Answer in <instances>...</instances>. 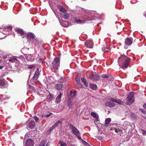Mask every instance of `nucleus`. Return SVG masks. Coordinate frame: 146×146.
Instances as JSON below:
<instances>
[{"label": "nucleus", "instance_id": "obj_1", "mask_svg": "<svg viewBox=\"0 0 146 146\" xmlns=\"http://www.w3.org/2000/svg\"><path fill=\"white\" fill-rule=\"evenodd\" d=\"M118 62L119 64L120 62H122V68H126L130 63V58L125 55H122L118 58Z\"/></svg>", "mask_w": 146, "mask_h": 146}, {"label": "nucleus", "instance_id": "obj_2", "mask_svg": "<svg viewBox=\"0 0 146 146\" xmlns=\"http://www.w3.org/2000/svg\"><path fill=\"white\" fill-rule=\"evenodd\" d=\"M134 92H131L129 94L126 99V100L127 101L126 103V104L130 105L134 102Z\"/></svg>", "mask_w": 146, "mask_h": 146}, {"label": "nucleus", "instance_id": "obj_3", "mask_svg": "<svg viewBox=\"0 0 146 146\" xmlns=\"http://www.w3.org/2000/svg\"><path fill=\"white\" fill-rule=\"evenodd\" d=\"M60 60L59 57H56L54 58L52 63V67L54 69L57 70L60 67Z\"/></svg>", "mask_w": 146, "mask_h": 146}, {"label": "nucleus", "instance_id": "obj_4", "mask_svg": "<svg viewBox=\"0 0 146 146\" xmlns=\"http://www.w3.org/2000/svg\"><path fill=\"white\" fill-rule=\"evenodd\" d=\"M69 126L70 129L72 130V133L74 135H78V134L80 133L78 129L72 124H70Z\"/></svg>", "mask_w": 146, "mask_h": 146}, {"label": "nucleus", "instance_id": "obj_5", "mask_svg": "<svg viewBox=\"0 0 146 146\" xmlns=\"http://www.w3.org/2000/svg\"><path fill=\"white\" fill-rule=\"evenodd\" d=\"M85 46L89 48H92L93 46V42L90 40H87L85 42Z\"/></svg>", "mask_w": 146, "mask_h": 146}, {"label": "nucleus", "instance_id": "obj_6", "mask_svg": "<svg viewBox=\"0 0 146 146\" xmlns=\"http://www.w3.org/2000/svg\"><path fill=\"white\" fill-rule=\"evenodd\" d=\"M34 144L33 141L32 139H29L27 140L25 146H33Z\"/></svg>", "mask_w": 146, "mask_h": 146}, {"label": "nucleus", "instance_id": "obj_7", "mask_svg": "<svg viewBox=\"0 0 146 146\" xmlns=\"http://www.w3.org/2000/svg\"><path fill=\"white\" fill-rule=\"evenodd\" d=\"M93 76L90 78L91 80H97L100 78V75L96 72L93 73Z\"/></svg>", "mask_w": 146, "mask_h": 146}, {"label": "nucleus", "instance_id": "obj_8", "mask_svg": "<svg viewBox=\"0 0 146 146\" xmlns=\"http://www.w3.org/2000/svg\"><path fill=\"white\" fill-rule=\"evenodd\" d=\"M27 36L28 40L34 39L35 37V36L31 33H28L27 35Z\"/></svg>", "mask_w": 146, "mask_h": 146}, {"label": "nucleus", "instance_id": "obj_9", "mask_svg": "<svg viewBox=\"0 0 146 146\" xmlns=\"http://www.w3.org/2000/svg\"><path fill=\"white\" fill-rule=\"evenodd\" d=\"M105 105L106 106L113 108L115 106V104L111 102L108 101L106 102Z\"/></svg>", "mask_w": 146, "mask_h": 146}, {"label": "nucleus", "instance_id": "obj_10", "mask_svg": "<svg viewBox=\"0 0 146 146\" xmlns=\"http://www.w3.org/2000/svg\"><path fill=\"white\" fill-rule=\"evenodd\" d=\"M28 125L30 128L33 129L35 126V123L34 120L31 121L29 122Z\"/></svg>", "mask_w": 146, "mask_h": 146}, {"label": "nucleus", "instance_id": "obj_11", "mask_svg": "<svg viewBox=\"0 0 146 146\" xmlns=\"http://www.w3.org/2000/svg\"><path fill=\"white\" fill-rule=\"evenodd\" d=\"M39 74V70L38 68H37L35 74L33 79L34 80H36L38 77V75Z\"/></svg>", "mask_w": 146, "mask_h": 146}, {"label": "nucleus", "instance_id": "obj_12", "mask_svg": "<svg viewBox=\"0 0 146 146\" xmlns=\"http://www.w3.org/2000/svg\"><path fill=\"white\" fill-rule=\"evenodd\" d=\"M57 6L60 12H62L64 13H66L67 12V10L62 6L58 5Z\"/></svg>", "mask_w": 146, "mask_h": 146}, {"label": "nucleus", "instance_id": "obj_13", "mask_svg": "<svg viewBox=\"0 0 146 146\" xmlns=\"http://www.w3.org/2000/svg\"><path fill=\"white\" fill-rule=\"evenodd\" d=\"M132 39L129 38H127L125 39V44L127 45H129L132 43Z\"/></svg>", "mask_w": 146, "mask_h": 146}, {"label": "nucleus", "instance_id": "obj_14", "mask_svg": "<svg viewBox=\"0 0 146 146\" xmlns=\"http://www.w3.org/2000/svg\"><path fill=\"white\" fill-rule=\"evenodd\" d=\"M62 94L61 92H60L59 94L57 96L56 99L55 101L57 104L59 103L61 101V99Z\"/></svg>", "mask_w": 146, "mask_h": 146}, {"label": "nucleus", "instance_id": "obj_15", "mask_svg": "<svg viewBox=\"0 0 146 146\" xmlns=\"http://www.w3.org/2000/svg\"><path fill=\"white\" fill-rule=\"evenodd\" d=\"M111 119L110 118L106 119L105 121V126L106 127H108L109 125V123L111 122Z\"/></svg>", "mask_w": 146, "mask_h": 146}, {"label": "nucleus", "instance_id": "obj_16", "mask_svg": "<svg viewBox=\"0 0 146 146\" xmlns=\"http://www.w3.org/2000/svg\"><path fill=\"white\" fill-rule=\"evenodd\" d=\"M80 78H76L75 79V81L78 86L80 88H82V85L80 83Z\"/></svg>", "mask_w": 146, "mask_h": 146}, {"label": "nucleus", "instance_id": "obj_17", "mask_svg": "<svg viewBox=\"0 0 146 146\" xmlns=\"http://www.w3.org/2000/svg\"><path fill=\"white\" fill-rule=\"evenodd\" d=\"M62 87L63 85L61 84H57L55 86L56 89L59 90H61Z\"/></svg>", "mask_w": 146, "mask_h": 146}, {"label": "nucleus", "instance_id": "obj_18", "mask_svg": "<svg viewBox=\"0 0 146 146\" xmlns=\"http://www.w3.org/2000/svg\"><path fill=\"white\" fill-rule=\"evenodd\" d=\"M16 31L18 34H20L21 35H23L24 34L23 31L19 28L16 29Z\"/></svg>", "mask_w": 146, "mask_h": 146}, {"label": "nucleus", "instance_id": "obj_19", "mask_svg": "<svg viewBox=\"0 0 146 146\" xmlns=\"http://www.w3.org/2000/svg\"><path fill=\"white\" fill-rule=\"evenodd\" d=\"M47 142L46 139H44L42 140L39 144V146H44Z\"/></svg>", "mask_w": 146, "mask_h": 146}, {"label": "nucleus", "instance_id": "obj_20", "mask_svg": "<svg viewBox=\"0 0 146 146\" xmlns=\"http://www.w3.org/2000/svg\"><path fill=\"white\" fill-rule=\"evenodd\" d=\"M90 88L92 90H95L97 89V86L95 84H90Z\"/></svg>", "mask_w": 146, "mask_h": 146}, {"label": "nucleus", "instance_id": "obj_21", "mask_svg": "<svg viewBox=\"0 0 146 146\" xmlns=\"http://www.w3.org/2000/svg\"><path fill=\"white\" fill-rule=\"evenodd\" d=\"M75 21L77 23H84L86 21H87V20L85 19H84V20H81L79 19H76Z\"/></svg>", "mask_w": 146, "mask_h": 146}, {"label": "nucleus", "instance_id": "obj_22", "mask_svg": "<svg viewBox=\"0 0 146 146\" xmlns=\"http://www.w3.org/2000/svg\"><path fill=\"white\" fill-rule=\"evenodd\" d=\"M74 105V103L71 100H69L68 102V106L69 108H71Z\"/></svg>", "mask_w": 146, "mask_h": 146}, {"label": "nucleus", "instance_id": "obj_23", "mask_svg": "<svg viewBox=\"0 0 146 146\" xmlns=\"http://www.w3.org/2000/svg\"><path fill=\"white\" fill-rule=\"evenodd\" d=\"M81 81H82V82L84 83L85 86L86 87H87L88 84L87 82L86 81V80L85 79V78H82L81 79Z\"/></svg>", "mask_w": 146, "mask_h": 146}, {"label": "nucleus", "instance_id": "obj_24", "mask_svg": "<svg viewBox=\"0 0 146 146\" xmlns=\"http://www.w3.org/2000/svg\"><path fill=\"white\" fill-rule=\"evenodd\" d=\"M58 143L60 144V146H67V144L62 141H60Z\"/></svg>", "mask_w": 146, "mask_h": 146}, {"label": "nucleus", "instance_id": "obj_25", "mask_svg": "<svg viewBox=\"0 0 146 146\" xmlns=\"http://www.w3.org/2000/svg\"><path fill=\"white\" fill-rule=\"evenodd\" d=\"M5 81L4 80H0V86H4L5 85Z\"/></svg>", "mask_w": 146, "mask_h": 146}, {"label": "nucleus", "instance_id": "obj_26", "mask_svg": "<svg viewBox=\"0 0 146 146\" xmlns=\"http://www.w3.org/2000/svg\"><path fill=\"white\" fill-rule=\"evenodd\" d=\"M110 50V48L109 47H108V48H105L104 47L102 48V50L103 51L106 52H108L109 50Z\"/></svg>", "mask_w": 146, "mask_h": 146}, {"label": "nucleus", "instance_id": "obj_27", "mask_svg": "<svg viewBox=\"0 0 146 146\" xmlns=\"http://www.w3.org/2000/svg\"><path fill=\"white\" fill-rule=\"evenodd\" d=\"M63 17L65 19H68L69 18V16L68 14L66 13H64Z\"/></svg>", "mask_w": 146, "mask_h": 146}, {"label": "nucleus", "instance_id": "obj_28", "mask_svg": "<svg viewBox=\"0 0 146 146\" xmlns=\"http://www.w3.org/2000/svg\"><path fill=\"white\" fill-rule=\"evenodd\" d=\"M117 131H118V132L119 133V134H121L122 133V130L121 129V128L120 127V128L118 127L117 128Z\"/></svg>", "mask_w": 146, "mask_h": 146}, {"label": "nucleus", "instance_id": "obj_29", "mask_svg": "<svg viewBox=\"0 0 146 146\" xmlns=\"http://www.w3.org/2000/svg\"><path fill=\"white\" fill-rule=\"evenodd\" d=\"M62 119H60L59 120H58L54 124V125L57 127L58 124L59 123H60L62 121Z\"/></svg>", "mask_w": 146, "mask_h": 146}, {"label": "nucleus", "instance_id": "obj_30", "mask_svg": "<svg viewBox=\"0 0 146 146\" xmlns=\"http://www.w3.org/2000/svg\"><path fill=\"white\" fill-rule=\"evenodd\" d=\"M17 60V58H13L9 60V62H15L16 60Z\"/></svg>", "mask_w": 146, "mask_h": 146}, {"label": "nucleus", "instance_id": "obj_31", "mask_svg": "<svg viewBox=\"0 0 146 146\" xmlns=\"http://www.w3.org/2000/svg\"><path fill=\"white\" fill-rule=\"evenodd\" d=\"M70 93L71 96L73 97L75 96L76 94V92L75 91L72 92V91H71L70 92Z\"/></svg>", "mask_w": 146, "mask_h": 146}, {"label": "nucleus", "instance_id": "obj_32", "mask_svg": "<svg viewBox=\"0 0 146 146\" xmlns=\"http://www.w3.org/2000/svg\"><path fill=\"white\" fill-rule=\"evenodd\" d=\"M52 114V113H51L49 114H44L42 115V117H49L50 115Z\"/></svg>", "mask_w": 146, "mask_h": 146}, {"label": "nucleus", "instance_id": "obj_33", "mask_svg": "<svg viewBox=\"0 0 146 146\" xmlns=\"http://www.w3.org/2000/svg\"><path fill=\"white\" fill-rule=\"evenodd\" d=\"M91 115L94 118L98 115L95 113L93 112H92L91 113Z\"/></svg>", "mask_w": 146, "mask_h": 146}, {"label": "nucleus", "instance_id": "obj_34", "mask_svg": "<svg viewBox=\"0 0 146 146\" xmlns=\"http://www.w3.org/2000/svg\"><path fill=\"white\" fill-rule=\"evenodd\" d=\"M44 62V60L42 59H40L37 61V62L39 63H43Z\"/></svg>", "mask_w": 146, "mask_h": 146}, {"label": "nucleus", "instance_id": "obj_35", "mask_svg": "<svg viewBox=\"0 0 146 146\" xmlns=\"http://www.w3.org/2000/svg\"><path fill=\"white\" fill-rule=\"evenodd\" d=\"M109 76L108 75H107V74H103L102 76H101V77L102 78H108L109 77Z\"/></svg>", "mask_w": 146, "mask_h": 146}, {"label": "nucleus", "instance_id": "obj_36", "mask_svg": "<svg viewBox=\"0 0 146 146\" xmlns=\"http://www.w3.org/2000/svg\"><path fill=\"white\" fill-rule=\"evenodd\" d=\"M116 102H116L120 104H123V102L120 100H116Z\"/></svg>", "mask_w": 146, "mask_h": 146}, {"label": "nucleus", "instance_id": "obj_37", "mask_svg": "<svg viewBox=\"0 0 146 146\" xmlns=\"http://www.w3.org/2000/svg\"><path fill=\"white\" fill-rule=\"evenodd\" d=\"M56 127V126L54 124L50 129L49 131H52Z\"/></svg>", "mask_w": 146, "mask_h": 146}, {"label": "nucleus", "instance_id": "obj_38", "mask_svg": "<svg viewBox=\"0 0 146 146\" xmlns=\"http://www.w3.org/2000/svg\"><path fill=\"white\" fill-rule=\"evenodd\" d=\"M109 100H110L111 101H112V102H116V100L113 98H109Z\"/></svg>", "mask_w": 146, "mask_h": 146}, {"label": "nucleus", "instance_id": "obj_39", "mask_svg": "<svg viewBox=\"0 0 146 146\" xmlns=\"http://www.w3.org/2000/svg\"><path fill=\"white\" fill-rule=\"evenodd\" d=\"M141 131H142V134H143V135H146V131L144 130L143 129H141Z\"/></svg>", "mask_w": 146, "mask_h": 146}, {"label": "nucleus", "instance_id": "obj_40", "mask_svg": "<svg viewBox=\"0 0 146 146\" xmlns=\"http://www.w3.org/2000/svg\"><path fill=\"white\" fill-rule=\"evenodd\" d=\"M29 87L30 89H32L33 90H35V88L31 85H29Z\"/></svg>", "mask_w": 146, "mask_h": 146}, {"label": "nucleus", "instance_id": "obj_41", "mask_svg": "<svg viewBox=\"0 0 146 146\" xmlns=\"http://www.w3.org/2000/svg\"><path fill=\"white\" fill-rule=\"evenodd\" d=\"M34 119L36 122H38L39 120V118L36 116H35L34 117Z\"/></svg>", "mask_w": 146, "mask_h": 146}, {"label": "nucleus", "instance_id": "obj_42", "mask_svg": "<svg viewBox=\"0 0 146 146\" xmlns=\"http://www.w3.org/2000/svg\"><path fill=\"white\" fill-rule=\"evenodd\" d=\"M33 67H35L33 65H29L28 66V68L29 69H32Z\"/></svg>", "mask_w": 146, "mask_h": 146}, {"label": "nucleus", "instance_id": "obj_43", "mask_svg": "<svg viewBox=\"0 0 146 146\" xmlns=\"http://www.w3.org/2000/svg\"><path fill=\"white\" fill-rule=\"evenodd\" d=\"M140 111L143 114H145V112L143 109H140Z\"/></svg>", "mask_w": 146, "mask_h": 146}, {"label": "nucleus", "instance_id": "obj_44", "mask_svg": "<svg viewBox=\"0 0 146 146\" xmlns=\"http://www.w3.org/2000/svg\"><path fill=\"white\" fill-rule=\"evenodd\" d=\"M76 136L77 137V138H78V139H81V137H80V133L79 134H78V135H76Z\"/></svg>", "mask_w": 146, "mask_h": 146}, {"label": "nucleus", "instance_id": "obj_45", "mask_svg": "<svg viewBox=\"0 0 146 146\" xmlns=\"http://www.w3.org/2000/svg\"><path fill=\"white\" fill-rule=\"evenodd\" d=\"M96 138L99 140H102L103 139L102 137L101 136H98L96 137Z\"/></svg>", "mask_w": 146, "mask_h": 146}, {"label": "nucleus", "instance_id": "obj_46", "mask_svg": "<svg viewBox=\"0 0 146 146\" xmlns=\"http://www.w3.org/2000/svg\"><path fill=\"white\" fill-rule=\"evenodd\" d=\"M96 120V122H97L98 121L99 116L98 115L95 118Z\"/></svg>", "mask_w": 146, "mask_h": 146}, {"label": "nucleus", "instance_id": "obj_47", "mask_svg": "<svg viewBox=\"0 0 146 146\" xmlns=\"http://www.w3.org/2000/svg\"><path fill=\"white\" fill-rule=\"evenodd\" d=\"M7 28L9 29L10 30H11L12 29V27L10 26H8L7 27Z\"/></svg>", "mask_w": 146, "mask_h": 146}, {"label": "nucleus", "instance_id": "obj_48", "mask_svg": "<svg viewBox=\"0 0 146 146\" xmlns=\"http://www.w3.org/2000/svg\"><path fill=\"white\" fill-rule=\"evenodd\" d=\"M114 129L115 130V133H118L117 128H114Z\"/></svg>", "mask_w": 146, "mask_h": 146}, {"label": "nucleus", "instance_id": "obj_49", "mask_svg": "<svg viewBox=\"0 0 146 146\" xmlns=\"http://www.w3.org/2000/svg\"><path fill=\"white\" fill-rule=\"evenodd\" d=\"M50 145V143L49 142L47 143L46 146H49Z\"/></svg>", "mask_w": 146, "mask_h": 146}, {"label": "nucleus", "instance_id": "obj_50", "mask_svg": "<svg viewBox=\"0 0 146 146\" xmlns=\"http://www.w3.org/2000/svg\"><path fill=\"white\" fill-rule=\"evenodd\" d=\"M143 107L145 108V109H146V104H144L143 105Z\"/></svg>", "mask_w": 146, "mask_h": 146}, {"label": "nucleus", "instance_id": "obj_51", "mask_svg": "<svg viewBox=\"0 0 146 146\" xmlns=\"http://www.w3.org/2000/svg\"><path fill=\"white\" fill-rule=\"evenodd\" d=\"M3 58H7V56H3Z\"/></svg>", "mask_w": 146, "mask_h": 146}, {"label": "nucleus", "instance_id": "obj_52", "mask_svg": "<svg viewBox=\"0 0 146 146\" xmlns=\"http://www.w3.org/2000/svg\"><path fill=\"white\" fill-rule=\"evenodd\" d=\"M134 115V114H131V117H133Z\"/></svg>", "mask_w": 146, "mask_h": 146}, {"label": "nucleus", "instance_id": "obj_53", "mask_svg": "<svg viewBox=\"0 0 146 146\" xmlns=\"http://www.w3.org/2000/svg\"><path fill=\"white\" fill-rule=\"evenodd\" d=\"M3 68V66H0V69Z\"/></svg>", "mask_w": 146, "mask_h": 146}, {"label": "nucleus", "instance_id": "obj_54", "mask_svg": "<svg viewBox=\"0 0 146 146\" xmlns=\"http://www.w3.org/2000/svg\"><path fill=\"white\" fill-rule=\"evenodd\" d=\"M30 60H31V61H34V58H33V59Z\"/></svg>", "mask_w": 146, "mask_h": 146}, {"label": "nucleus", "instance_id": "obj_55", "mask_svg": "<svg viewBox=\"0 0 146 146\" xmlns=\"http://www.w3.org/2000/svg\"><path fill=\"white\" fill-rule=\"evenodd\" d=\"M32 57V56H31L30 55V57Z\"/></svg>", "mask_w": 146, "mask_h": 146}, {"label": "nucleus", "instance_id": "obj_56", "mask_svg": "<svg viewBox=\"0 0 146 146\" xmlns=\"http://www.w3.org/2000/svg\"><path fill=\"white\" fill-rule=\"evenodd\" d=\"M1 62V60H0V63Z\"/></svg>", "mask_w": 146, "mask_h": 146}, {"label": "nucleus", "instance_id": "obj_57", "mask_svg": "<svg viewBox=\"0 0 146 146\" xmlns=\"http://www.w3.org/2000/svg\"><path fill=\"white\" fill-rule=\"evenodd\" d=\"M112 128L111 129V130H112Z\"/></svg>", "mask_w": 146, "mask_h": 146}]
</instances>
